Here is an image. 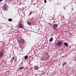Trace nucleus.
Returning a JSON list of instances; mask_svg holds the SVG:
<instances>
[{
  "label": "nucleus",
  "instance_id": "obj_12",
  "mask_svg": "<svg viewBox=\"0 0 76 76\" xmlns=\"http://www.w3.org/2000/svg\"><path fill=\"white\" fill-rule=\"evenodd\" d=\"M8 21H9L10 22H12V19L11 18H10L8 19Z\"/></svg>",
  "mask_w": 76,
  "mask_h": 76
},
{
  "label": "nucleus",
  "instance_id": "obj_4",
  "mask_svg": "<svg viewBox=\"0 0 76 76\" xmlns=\"http://www.w3.org/2000/svg\"><path fill=\"white\" fill-rule=\"evenodd\" d=\"M53 29L54 30L56 29L57 28V27L58 26V25L57 24H55L53 25Z\"/></svg>",
  "mask_w": 76,
  "mask_h": 76
},
{
  "label": "nucleus",
  "instance_id": "obj_6",
  "mask_svg": "<svg viewBox=\"0 0 76 76\" xmlns=\"http://www.w3.org/2000/svg\"><path fill=\"white\" fill-rule=\"evenodd\" d=\"M34 70H38L39 69V67H37V66H34Z\"/></svg>",
  "mask_w": 76,
  "mask_h": 76
},
{
  "label": "nucleus",
  "instance_id": "obj_2",
  "mask_svg": "<svg viewBox=\"0 0 76 76\" xmlns=\"http://www.w3.org/2000/svg\"><path fill=\"white\" fill-rule=\"evenodd\" d=\"M62 44H63V42L61 41L58 42L57 43V46L58 47H60V46H61L62 45Z\"/></svg>",
  "mask_w": 76,
  "mask_h": 76
},
{
  "label": "nucleus",
  "instance_id": "obj_17",
  "mask_svg": "<svg viewBox=\"0 0 76 76\" xmlns=\"http://www.w3.org/2000/svg\"><path fill=\"white\" fill-rule=\"evenodd\" d=\"M15 56H13L12 57V59H13V60H15Z\"/></svg>",
  "mask_w": 76,
  "mask_h": 76
},
{
  "label": "nucleus",
  "instance_id": "obj_7",
  "mask_svg": "<svg viewBox=\"0 0 76 76\" xmlns=\"http://www.w3.org/2000/svg\"><path fill=\"white\" fill-rule=\"evenodd\" d=\"M4 55V53L3 52H1L0 53V57H3Z\"/></svg>",
  "mask_w": 76,
  "mask_h": 76
},
{
  "label": "nucleus",
  "instance_id": "obj_1",
  "mask_svg": "<svg viewBox=\"0 0 76 76\" xmlns=\"http://www.w3.org/2000/svg\"><path fill=\"white\" fill-rule=\"evenodd\" d=\"M2 10L4 11H7V5L5 4L2 7Z\"/></svg>",
  "mask_w": 76,
  "mask_h": 76
},
{
  "label": "nucleus",
  "instance_id": "obj_9",
  "mask_svg": "<svg viewBox=\"0 0 76 76\" xmlns=\"http://www.w3.org/2000/svg\"><path fill=\"white\" fill-rule=\"evenodd\" d=\"M53 41V38L51 37L49 39V41L50 42H52Z\"/></svg>",
  "mask_w": 76,
  "mask_h": 76
},
{
  "label": "nucleus",
  "instance_id": "obj_10",
  "mask_svg": "<svg viewBox=\"0 0 76 76\" xmlns=\"http://www.w3.org/2000/svg\"><path fill=\"white\" fill-rule=\"evenodd\" d=\"M64 45L66 46V47H67L68 46V44L66 42H65L64 43Z\"/></svg>",
  "mask_w": 76,
  "mask_h": 76
},
{
  "label": "nucleus",
  "instance_id": "obj_3",
  "mask_svg": "<svg viewBox=\"0 0 76 76\" xmlns=\"http://www.w3.org/2000/svg\"><path fill=\"white\" fill-rule=\"evenodd\" d=\"M19 42L20 44H23L25 43V42L23 39H21L19 40Z\"/></svg>",
  "mask_w": 76,
  "mask_h": 76
},
{
  "label": "nucleus",
  "instance_id": "obj_13",
  "mask_svg": "<svg viewBox=\"0 0 76 76\" xmlns=\"http://www.w3.org/2000/svg\"><path fill=\"white\" fill-rule=\"evenodd\" d=\"M24 58H25V60H26L27 58H28V56H27V55Z\"/></svg>",
  "mask_w": 76,
  "mask_h": 76
},
{
  "label": "nucleus",
  "instance_id": "obj_5",
  "mask_svg": "<svg viewBox=\"0 0 76 76\" xmlns=\"http://www.w3.org/2000/svg\"><path fill=\"white\" fill-rule=\"evenodd\" d=\"M18 26L19 28H23V26L22 24L19 23L18 25Z\"/></svg>",
  "mask_w": 76,
  "mask_h": 76
},
{
  "label": "nucleus",
  "instance_id": "obj_15",
  "mask_svg": "<svg viewBox=\"0 0 76 76\" xmlns=\"http://www.w3.org/2000/svg\"><path fill=\"white\" fill-rule=\"evenodd\" d=\"M32 12L31 11L30 12V13L29 14V15L30 16V15H31V14H32Z\"/></svg>",
  "mask_w": 76,
  "mask_h": 76
},
{
  "label": "nucleus",
  "instance_id": "obj_14",
  "mask_svg": "<svg viewBox=\"0 0 76 76\" xmlns=\"http://www.w3.org/2000/svg\"><path fill=\"white\" fill-rule=\"evenodd\" d=\"M27 23L28 24V25H31V23H30L29 22H28Z\"/></svg>",
  "mask_w": 76,
  "mask_h": 76
},
{
  "label": "nucleus",
  "instance_id": "obj_8",
  "mask_svg": "<svg viewBox=\"0 0 76 76\" xmlns=\"http://www.w3.org/2000/svg\"><path fill=\"white\" fill-rule=\"evenodd\" d=\"M25 69V67H19V69H20V70H22V69Z\"/></svg>",
  "mask_w": 76,
  "mask_h": 76
},
{
  "label": "nucleus",
  "instance_id": "obj_11",
  "mask_svg": "<svg viewBox=\"0 0 76 76\" xmlns=\"http://www.w3.org/2000/svg\"><path fill=\"white\" fill-rule=\"evenodd\" d=\"M66 65V62H64L62 64V66H64Z\"/></svg>",
  "mask_w": 76,
  "mask_h": 76
},
{
  "label": "nucleus",
  "instance_id": "obj_16",
  "mask_svg": "<svg viewBox=\"0 0 76 76\" xmlns=\"http://www.w3.org/2000/svg\"><path fill=\"white\" fill-rule=\"evenodd\" d=\"M13 60L12 59L10 61V62H11V63H12V62H13Z\"/></svg>",
  "mask_w": 76,
  "mask_h": 76
},
{
  "label": "nucleus",
  "instance_id": "obj_18",
  "mask_svg": "<svg viewBox=\"0 0 76 76\" xmlns=\"http://www.w3.org/2000/svg\"><path fill=\"white\" fill-rule=\"evenodd\" d=\"M44 2L45 3H47V1L46 0H45Z\"/></svg>",
  "mask_w": 76,
  "mask_h": 76
},
{
  "label": "nucleus",
  "instance_id": "obj_19",
  "mask_svg": "<svg viewBox=\"0 0 76 76\" xmlns=\"http://www.w3.org/2000/svg\"><path fill=\"white\" fill-rule=\"evenodd\" d=\"M2 1V0H0V2Z\"/></svg>",
  "mask_w": 76,
  "mask_h": 76
}]
</instances>
